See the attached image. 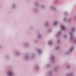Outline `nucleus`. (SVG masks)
Listing matches in <instances>:
<instances>
[{"label":"nucleus","instance_id":"1","mask_svg":"<svg viewBox=\"0 0 76 76\" xmlns=\"http://www.w3.org/2000/svg\"><path fill=\"white\" fill-rule=\"evenodd\" d=\"M61 29H62L63 30H64V29H65V27H64L63 26H61Z\"/></svg>","mask_w":76,"mask_h":76},{"label":"nucleus","instance_id":"2","mask_svg":"<svg viewBox=\"0 0 76 76\" xmlns=\"http://www.w3.org/2000/svg\"><path fill=\"white\" fill-rule=\"evenodd\" d=\"M8 75H9V76H12V72H10L8 73Z\"/></svg>","mask_w":76,"mask_h":76}]
</instances>
